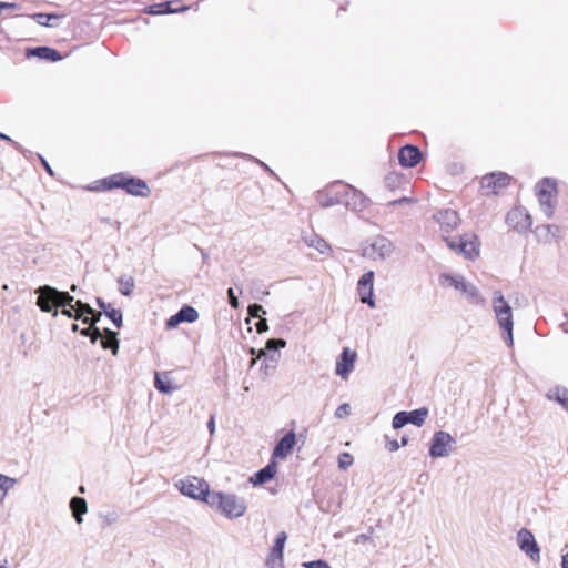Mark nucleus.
<instances>
[{"instance_id": "25", "label": "nucleus", "mask_w": 568, "mask_h": 568, "mask_svg": "<svg viewBox=\"0 0 568 568\" xmlns=\"http://www.w3.org/2000/svg\"><path fill=\"white\" fill-rule=\"evenodd\" d=\"M70 508L72 510L73 517L78 524L83 521L82 515L88 511L87 501L81 497H73L70 500Z\"/></svg>"}, {"instance_id": "51", "label": "nucleus", "mask_w": 568, "mask_h": 568, "mask_svg": "<svg viewBox=\"0 0 568 568\" xmlns=\"http://www.w3.org/2000/svg\"><path fill=\"white\" fill-rule=\"evenodd\" d=\"M405 202H409V199L408 197H402L399 200L390 201L388 204L389 205H397V204H402V203H405Z\"/></svg>"}, {"instance_id": "56", "label": "nucleus", "mask_w": 568, "mask_h": 568, "mask_svg": "<svg viewBox=\"0 0 568 568\" xmlns=\"http://www.w3.org/2000/svg\"><path fill=\"white\" fill-rule=\"evenodd\" d=\"M0 138L3 139V140L11 141V139L8 135H6V134H3L1 132H0Z\"/></svg>"}, {"instance_id": "3", "label": "nucleus", "mask_w": 568, "mask_h": 568, "mask_svg": "<svg viewBox=\"0 0 568 568\" xmlns=\"http://www.w3.org/2000/svg\"><path fill=\"white\" fill-rule=\"evenodd\" d=\"M36 293L38 294L37 305L42 312L51 313L53 316L58 315V307L68 306L74 302V297L68 292L59 291L52 286H40Z\"/></svg>"}, {"instance_id": "41", "label": "nucleus", "mask_w": 568, "mask_h": 568, "mask_svg": "<svg viewBox=\"0 0 568 568\" xmlns=\"http://www.w3.org/2000/svg\"><path fill=\"white\" fill-rule=\"evenodd\" d=\"M351 414V406L349 404H342L339 405L335 410V417L337 418H344Z\"/></svg>"}, {"instance_id": "2", "label": "nucleus", "mask_w": 568, "mask_h": 568, "mask_svg": "<svg viewBox=\"0 0 568 568\" xmlns=\"http://www.w3.org/2000/svg\"><path fill=\"white\" fill-rule=\"evenodd\" d=\"M491 308L498 324L499 329L503 333L504 342L513 347L514 345V320H513V308L510 304L506 301L503 293L500 291H496L493 294L491 298Z\"/></svg>"}, {"instance_id": "6", "label": "nucleus", "mask_w": 568, "mask_h": 568, "mask_svg": "<svg viewBox=\"0 0 568 568\" xmlns=\"http://www.w3.org/2000/svg\"><path fill=\"white\" fill-rule=\"evenodd\" d=\"M395 251V246L387 237L377 235L366 240L361 245V255L372 261H385Z\"/></svg>"}, {"instance_id": "9", "label": "nucleus", "mask_w": 568, "mask_h": 568, "mask_svg": "<svg viewBox=\"0 0 568 568\" xmlns=\"http://www.w3.org/2000/svg\"><path fill=\"white\" fill-rule=\"evenodd\" d=\"M439 282L442 285H448L457 291H460L466 296V298H468L474 304H485V300L479 293L478 288L474 284L466 282L463 275L442 274L439 276Z\"/></svg>"}, {"instance_id": "44", "label": "nucleus", "mask_w": 568, "mask_h": 568, "mask_svg": "<svg viewBox=\"0 0 568 568\" xmlns=\"http://www.w3.org/2000/svg\"><path fill=\"white\" fill-rule=\"evenodd\" d=\"M227 297H229V303H230V305H231L233 308H239V300H237V297L235 296V293H234V290H233V288H229V290H227Z\"/></svg>"}, {"instance_id": "46", "label": "nucleus", "mask_w": 568, "mask_h": 568, "mask_svg": "<svg viewBox=\"0 0 568 568\" xmlns=\"http://www.w3.org/2000/svg\"><path fill=\"white\" fill-rule=\"evenodd\" d=\"M267 323H266V320H263L261 318L257 323H256V329L258 333H263L265 331H267Z\"/></svg>"}, {"instance_id": "21", "label": "nucleus", "mask_w": 568, "mask_h": 568, "mask_svg": "<svg viewBox=\"0 0 568 568\" xmlns=\"http://www.w3.org/2000/svg\"><path fill=\"white\" fill-rule=\"evenodd\" d=\"M296 443V436L294 432H290L284 435L281 440L276 444L273 450L274 458H285L293 449Z\"/></svg>"}, {"instance_id": "55", "label": "nucleus", "mask_w": 568, "mask_h": 568, "mask_svg": "<svg viewBox=\"0 0 568 568\" xmlns=\"http://www.w3.org/2000/svg\"><path fill=\"white\" fill-rule=\"evenodd\" d=\"M562 327H564V331L566 333H568V315H567V321L562 324Z\"/></svg>"}, {"instance_id": "11", "label": "nucleus", "mask_w": 568, "mask_h": 568, "mask_svg": "<svg viewBox=\"0 0 568 568\" xmlns=\"http://www.w3.org/2000/svg\"><path fill=\"white\" fill-rule=\"evenodd\" d=\"M75 306L78 310V314H81L82 322L84 324H90L89 327L81 329V335L89 336L92 343H95L99 338L102 337L100 329L95 326V323L100 320L101 313L94 312V310L89 305L81 301L75 302Z\"/></svg>"}, {"instance_id": "54", "label": "nucleus", "mask_w": 568, "mask_h": 568, "mask_svg": "<svg viewBox=\"0 0 568 568\" xmlns=\"http://www.w3.org/2000/svg\"><path fill=\"white\" fill-rule=\"evenodd\" d=\"M264 356H266L265 349H260L257 357L261 358V357H264Z\"/></svg>"}, {"instance_id": "5", "label": "nucleus", "mask_w": 568, "mask_h": 568, "mask_svg": "<svg viewBox=\"0 0 568 568\" xmlns=\"http://www.w3.org/2000/svg\"><path fill=\"white\" fill-rule=\"evenodd\" d=\"M175 488L184 496L194 500L209 503L212 491L209 483L196 476H186L174 484Z\"/></svg>"}, {"instance_id": "35", "label": "nucleus", "mask_w": 568, "mask_h": 568, "mask_svg": "<svg viewBox=\"0 0 568 568\" xmlns=\"http://www.w3.org/2000/svg\"><path fill=\"white\" fill-rule=\"evenodd\" d=\"M559 227L556 225H542L536 229L538 236L544 237L545 241H549L556 236Z\"/></svg>"}, {"instance_id": "62", "label": "nucleus", "mask_w": 568, "mask_h": 568, "mask_svg": "<svg viewBox=\"0 0 568 568\" xmlns=\"http://www.w3.org/2000/svg\"><path fill=\"white\" fill-rule=\"evenodd\" d=\"M261 164L265 168V170L270 171V169L266 164H264V163H261Z\"/></svg>"}, {"instance_id": "15", "label": "nucleus", "mask_w": 568, "mask_h": 568, "mask_svg": "<svg viewBox=\"0 0 568 568\" xmlns=\"http://www.w3.org/2000/svg\"><path fill=\"white\" fill-rule=\"evenodd\" d=\"M506 223L518 232H526L532 225L530 214L524 207H515L508 212Z\"/></svg>"}, {"instance_id": "24", "label": "nucleus", "mask_w": 568, "mask_h": 568, "mask_svg": "<svg viewBox=\"0 0 568 568\" xmlns=\"http://www.w3.org/2000/svg\"><path fill=\"white\" fill-rule=\"evenodd\" d=\"M97 304L103 310L105 315L112 321V323L120 328L122 325V313L120 310L113 308L110 304H106L103 300L97 298Z\"/></svg>"}, {"instance_id": "27", "label": "nucleus", "mask_w": 568, "mask_h": 568, "mask_svg": "<svg viewBox=\"0 0 568 568\" xmlns=\"http://www.w3.org/2000/svg\"><path fill=\"white\" fill-rule=\"evenodd\" d=\"M105 336L101 339V346L104 349H111L113 355L118 354L119 349V341L116 338V333L110 329H104Z\"/></svg>"}, {"instance_id": "50", "label": "nucleus", "mask_w": 568, "mask_h": 568, "mask_svg": "<svg viewBox=\"0 0 568 568\" xmlns=\"http://www.w3.org/2000/svg\"><path fill=\"white\" fill-rule=\"evenodd\" d=\"M398 448H399V444H398V442H397V440H393V442H390V443L388 444V449H389L390 452H395V450H397Z\"/></svg>"}, {"instance_id": "4", "label": "nucleus", "mask_w": 568, "mask_h": 568, "mask_svg": "<svg viewBox=\"0 0 568 568\" xmlns=\"http://www.w3.org/2000/svg\"><path fill=\"white\" fill-rule=\"evenodd\" d=\"M102 190L123 189L128 194L141 197L150 195L148 184L138 178L129 176L124 173L113 174L101 181Z\"/></svg>"}, {"instance_id": "29", "label": "nucleus", "mask_w": 568, "mask_h": 568, "mask_svg": "<svg viewBox=\"0 0 568 568\" xmlns=\"http://www.w3.org/2000/svg\"><path fill=\"white\" fill-rule=\"evenodd\" d=\"M32 53L41 59L50 60V61H59L61 60V54L51 48L48 47H39L32 50Z\"/></svg>"}, {"instance_id": "22", "label": "nucleus", "mask_w": 568, "mask_h": 568, "mask_svg": "<svg viewBox=\"0 0 568 568\" xmlns=\"http://www.w3.org/2000/svg\"><path fill=\"white\" fill-rule=\"evenodd\" d=\"M277 471V465L275 462H271L264 468L256 471L251 478L250 483L254 486L263 485L271 480Z\"/></svg>"}, {"instance_id": "37", "label": "nucleus", "mask_w": 568, "mask_h": 568, "mask_svg": "<svg viewBox=\"0 0 568 568\" xmlns=\"http://www.w3.org/2000/svg\"><path fill=\"white\" fill-rule=\"evenodd\" d=\"M354 463V458L349 453H342L338 456V467L343 470H346Z\"/></svg>"}, {"instance_id": "32", "label": "nucleus", "mask_w": 568, "mask_h": 568, "mask_svg": "<svg viewBox=\"0 0 568 568\" xmlns=\"http://www.w3.org/2000/svg\"><path fill=\"white\" fill-rule=\"evenodd\" d=\"M180 318L182 322L186 323H193L199 318L197 311L189 305H184L181 307V310L178 312Z\"/></svg>"}, {"instance_id": "7", "label": "nucleus", "mask_w": 568, "mask_h": 568, "mask_svg": "<svg viewBox=\"0 0 568 568\" xmlns=\"http://www.w3.org/2000/svg\"><path fill=\"white\" fill-rule=\"evenodd\" d=\"M349 193H352L354 196H357L361 199V202H363L362 194H356V191L351 187L347 184L336 182L328 186L325 191L318 193V202L322 206H331L338 203H345L346 205H349V202L347 199Z\"/></svg>"}, {"instance_id": "49", "label": "nucleus", "mask_w": 568, "mask_h": 568, "mask_svg": "<svg viewBox=\"0 0 568 568\" xmlns=\"http://www.w3.org/2000/svg\"><path fill=\"white\" fill-rule=\"evenodd\" d=\"M561 568H568V551L561 556Z\"/></svg>"}, {"instance_id": "28", "label": "nucleus", "mask_w": 568, "mask_h": 568, "mask_svg": "<svg viewBox=\"0 0 568 568\" xmlns=\"http://www.w3.org/2000/svg\"><path fill=\"white\" fill-rule=\"evenodd\" d=\"M180 9H172L171 2H161V3H154L144 9V12L148 14H165V13H175L179 12Z\"/></svg>"}, {"instance_id": "60", "label": "nucleus", "mask_w": 568, "mask_h": 568, "mask_svg": "<svg viewBox=\"0 0 568 568\" xmlns=\"http://www.w3.org/2000/svg\"><path fill=\"white\" fill-rule=\"evenodd\" d=\"M201 254L204 258H206L207 254L203 250H201Z\"/></svg>"}, {"instance_id": "30", "label": "nucleus", "mask_w": 568, "mask_h": 568, "mask_svg": "<svg viewBox=\"0 0 568 568\" xmlns=\"http://www.w3.org/2000/svg\"><path fill=\"white\" fill-rule=\"evenodd\" d=\"M17 479L0 473V504H2L8 491L14 487Z\"/></svg>"}, {"instance_id": "58", "label": "nucleus", "mask_w": 568, "mask_h": 568, "mask_svg": "<svg viewBox=\"0 0 568 568\" xmlns=\"http://www.w3.org/2000/svg\"><path fill=\"white\" fill-rule=\"evenodd\" d=\"M71 328H72L73 332H77V331H79V325L78 324H73Z\"/></svg>"}, {"instance_id": "14", "label": "nucleus", "mask_w": 568, "mask_h": 568, "mask_svg": "<svg viewBox=\"0 0 568 568\" xmlns=\"http://www.w3.org/2000/svg\"><path fill=\"white\" fill-rule=\"evenodd\" d=\"M374 272L368 271L364 273L357 283V293L362 303L367 304L369 307H375L374 300Z\"/></svg>"}, {"instance_id": "40", "label": "nucleus", "mask_w": 568, "mask_h": 568, "mask_svg": "<svg viewBox=\"0 0 568 568\" xmlns=\"http://www.w3.org/2000/svg\"><path fill=\"white\" fill-rule=\"evenodd\" d=\"M248 315L255 318H260L262 314H265L266 311L260 304H252L248 306Z\"/></svg>"}, {"instance_id": "34", "label": "nucleus", "mask_w": 568, "mask_h": 568, "mask_svg": "<svg viewBox=\"0 0 568 568\" xmlns=\"http://www.w3.org/2000/svg\"><path fill=\"white\" fill-rule=\"evenodd\" d=\"M31 18L40 26L43 27H53L54 24L51 22L52 20H58L60 17L58 14H49V13H33Z\"/></svg>"}, {"instance_id": "57", "label": "nucleus", "mask_w": 568, "mask_h": 568, "mask_svg": "<svg viewBox=\"0 0 568 568\" xmlns=\"http://www.w3.org/2000/svg\"><path fill=\"white\" fill-rule=\"evenodd\" d=\"M0 568H9V565L7 561L0 562Z\"/></svg>"}, {"instance_id": "17", "label": "nucleus", "mask_w": 568, "mask_h": 568, "mask_svg": "<svg viewBox=\"0 0 568 568\" xmlns=\"http://www.w3.org/2000/svg\"><path fill=\"white\" fill-rule=\"evenodd\" d=\"M357 354L349 348H344L336 361L335 374L347 379L348 375L354 371Z\"/></svg>"}, {"instance_id": "26", "label": "nucleus", "mask_w": 568, "mask_h": 568, "mask_svg": "<svg viewBox=\"0 0 568 568\" xmlns=\"http://www.w3.org/2000/svg\"><path fill=\"white\" fill-rule=\"evenodd\" d=\"M406 416L408 424H413L417 427H420L424 425L428 416V409L426 407H420L412 412H406Z\"/></svg>"}, {"instance_id": "61", "label": "nucleus", "mask_w": 568, "mask_h": 568, "mask_svg": "<svg viewBox=\"0 0 568 568\" xmlns=\"http://www.w3.org/2000/svg\"><path fill=\"white\" fill-rule=\"evenodd\" d=\"M71 291H72V292H75V291H77V285H74V284H73V285H71Z\"/></svg>"}, {"instance_id": "13", "label": "nucleus", "mask_w": 568, "mask_h": 568, "mask_svg": "<svg viewBox=\"0 0 568 568\" xmlns=\"http://www.w3.org/2000/svg\"><path fill=\"white\" fill-rule=\"evenodd\" d=\"M517 544L519 549L525 552L534 562L540 561V548L532 532L527 528H521L517 532Z\"/></svg>"}, {"instance_id": "10", "label": "nucleus", "mask_w": 568, "mask_h": 568, "mask_svg": "<svg viewBox=\"0 0 568 568\" xmlns=\"http://www.w3.org/2000/svg\"><path fill=\"white\" fill-rule=\"evenodd\" d=\"M536 195L538 197L541 212L547 219L554 214L556 206L557 186L556 181L545 178L536 185Z\"/></svg>"}, {"instance_id": "64", "label": "nucleus", "mask_w": 568, "mask_h": 568, "mask_svg": "<svg viewBox=\"0 0 568 568\" xmlns=\"http://www.w3.org/2000/svg\"><path fill=\"white\" fill-rule=\"evenodd\" d=\"M255 363H256V359H253V361L251 362V366L255 365Z\"/></svg>"}, {"instance_id": "12", "label": "nucleus", "mask_w": 568, "mask_h": 568, "mask_svg": "<svg viewBox=\"0 0 568 568\" xmlns=\"http://www.w3.org/2000/svg\"><path fill=\"white\" fill-rule=\"evenodd\" d=\"M456 444L455 438L447 432L438 430L433 435L429 455L433 458L447 457Z\"/></svg>"}, {"instance_id": "16", "label": "nucleus", "mask_w": 568, "mask_h": 568, "mask_svg": "<svg viewBox=\"0 0 568 568\" xmlns=\"http://www.w3.org/2000/svg\"><path fill=\"white\" fill-rule=\"evenodd\" d=\"M287 536L284 531L277 534L275 542L266 559L267 568H284L283 565V551Z\"/></svg>"}, {"instance_id": "48", "label": "nucleus", "mask_w": 568, "mask_h": 568, "mask_svg": "<svg viewBox=\"0 0 568 568\" xmlns=\"http://www.w3.org/2000/svg\"><path fill=\"white\" fill-rule=\"evenodd\" d=\"M207 427H209V430L211 434H214L215 432V420H214V417L212 416L207 423Z\"/></svg>"}, {"instance_id": "31", "label": "nucleus", "mask_w": 568, "mask_h": 568, "mask_svg": "<svg viewBox=\"0 0 568 568\" xmlns=\"http://www.w3.org/2000/svg\"><path fill=\"white\" fill-rule=\"evenodd\" d=\"M118 282L120 293L124 296L131 295L135 286L134 278L132 276L123 275Z\"/></svg>"}, {"instance_id": "20", "label": "nucleus", "mask_w": 568, "mask_h": 568, "mask_svg": "<svg viewBox=\"0 0 568 568\" xmlns=\"http://www.w3.org/2000/svg\"><path fill=\"white\" fill-rule=\"evenodd\" d=\"M508 181L509 176L506 173H491L483 178L481 186L491 193H497L507 185Z\"/></svg>"}, {"instance_id": "36", "label": "nucleus", "mask_w": 568, "mask_h": 568, "mask_svg": "<svg viewBox=\"0 0 568 568\" xmlns=\"http://www.w3.org/2000/svg\"><path fill=\"white\" fill-rule=\"evenodd\" d=\"M406 424H408L406 412H398L397 414H395L392 420V426L394 429H399L404 427Z\"/></svg>"}, {"instance_id": "19", "label": "nucleus", "mask_w": 568, "mask_h": 568, "mask_svg": "<svg viewBox=\"0 0 568 568\" xmlns=\"http://www.w3.org/2000/svg\"><path fill=\"white\" fill-rule=\"evenodd\" d=\"M420 151L417 146L405 145L398 152V161L402 166L414 168L420 161Z\"/></svg>"}, {"instance_id": "1", "label": "nucleus", "mask_w": 568, "mask_h": 568, "mask_svg": "<svg viewBox=\"0 0 568 568\" xmlns=\"http://www.w3.org/2000/svg\"><path fill=\"white\" fill-rule=\"evenodd\" d=\"M207 505L230 520L241 518L247 511L246 499L231 491L213 490Z\"/></svg>"}, {"instance_id": "8", "label": "nucleus", "mask_w": 568, "mask_h": 568, "mask_svg": "<svg viewBox=\"0 0 568 568\" xmlns=\"http://www.w3.org/2000/svg\"><path fill=\"white\" fill-rule=\"evenodd\" d=\"M444 240L450 250L462 254L467 260L473 261L479 256L480 241L476 234L466 233L458 239L444 237Z\"/></svg>"}, {"instance_id": "18", "label": "nucleus", "mask_w": 568, "mask_h": 568, "mask_svg": "<svg viewBox=\"0 0 568 568\" xmlns=\"http://www.w3.org/2000/svg\"><path fill=\"white\" fill-rule=\"evenodd\" d=\"M435 220L444 233H450L460 222L457 212L450 209L438 211L435 215Z\"/></svg>"}, {"instance_id": "47", "label": "nucleus", "mask_w": 568, "mask_h": 568, "mask_svg": "<svg viewBox=\"0 0 568 568\" xmlns=\"http://www.w3.org/2000/svg\"><path fill=\"white\" fill-rule=\"evenodd\" d=\"M371 540V537L366 534H361L358 535L356 538H355V544H363V542H366V541H369Z\"/></svg>"}, {"instance_id": "42", "label": "nucleus", "mask_w": 568, "mask_h": 568, "mask_svg": "<svg viewBox=\"0 0 568 568\" xmlns=\"http://www.w3.org/2000/svg\"><path fill=\"white\" fill-rule=\"evenodd\" d=\"M303 567H305V568H331L328 566V564L324 560L306 561L303 564Z\"/></svg>"}, {"instance_id": "38", "label": "nucleus", "mask_w": 568, "mask_h": 568, "mask_svg": "<svg viewBox=\"0 0 568 568\" xmlns=\"http://www.w3.org/2000/svg\"><path fill=\"white\" fill-rule=\"evenodd\" d=\"M286 346V342L284 339H274L271 338L265 344V349L267 351H277L280 348H284Z\"/></svg>"}, {"instance_id": "63", "label": "nucleus", "mask_w": 568, "mask_h": 568, "mask_svg": "<svg viewBox=\"0 0 568 568\" xmlns=\"http://www.w3.org/2000/svg\"><path fill=\"white\" fill-rule=\"evenodd\" d=\"M91 191L100 190L99 187H89Z\"/></svg>"}, {"instance_id": "33", "label": "nucleus", "mask_w": 568, "mask_h": 568, "mask_svg": "<svg viewBox=\"0 0 568 568\" xmlns=\"http://www.w3.org/2000/svg\"><path fill=\"white\" fill-rule=\"evenodd\" d=\"M154 384L155 388L163 394H171L176 388L171 385V382L166 377L164 379L159 373H155Z\"/></svg>"}, {"instance_id": "39", "label": "nucleus", "mask_w": 568, "mask_h": 568, "mask_svg": "<svg viewBox=\"0 0 568 568\" xmlns=\"http://www.w3.org/2000/svg\"><path fill=\"white\" fill-rule=\"evenodd\" d=\"M62 307V311L61 313L70 318H75V320H80L81 318V314H78V310H77V306L75 304L73 305L71 303V305H68V306H61Z\"/></svg>"}, {"instance_id": "45", "label": "nucleus", "mask_w": 568, "mask_h": 568, "mask_svg": "<svg viewBox=\"0 0 568 568\" xmlns=\"http://www.w3.org/2000/svg\"><path fill=\"white\" fill-rule=\"evenodd\" d=\"M399 179V176L397 174H389L386 176V184L390 187H393L395 185V183L397 182V180Z\"/></svg>"}, {"instance_id": "59", "label": "nucleus", "mask_w": 568, "mask_h": 568, "mask_svg": "<svg viewBox=\"0 0 568 568\" xmlns=\"http://www.w3.org/2000/svg\"><path fill=\"white\" fill-rule=\"evenodd\" d=\"M407 444V438L403 437L402 438V445L405 446Z\"/></svg>"}, {"instance_id": "23", "label": "nucleus", "mask_w": 568, "mask_h": 568, "mask_svg": "<svg viewBox=\"0 0 568 568\" xmlns=\"http://www.w3.org/2000/svg\"><path fill=\"white\" fill-rule=\"evenodd\" d=\"M303 241L308 247L315 248L321 254H329L331 252V245L318 235L311 234L304 236Z\"/></svg>"}, {"instance_id": "53", "label": "nucleus", "mask_w": 568, "mask_h": 568, "mask_svg": "<svg viewBox=\"0 0 568 568\" xmlns=\"http://www.w3.org/2000/svg\"><path fill=\"white\" fill-rule=\"evenodd\" d=\"M41 161H42V164H43L44 169L47 170V172H48L50 175H53L52 169L50 168V165L48 164V162H47L44 159H41Z\"/></svg>"}, {"instance_id": "43", "label": "nucleus", "mask_w": 568, "mask_h": 568, "mask_svg": "<svg viewBox=\"0 0 568 568\" xmlns=\"http://www.w3.org/2000/svg\"><path fill=\"white\" fill-rule=\"evenodd\" d=\"M182 321L179 316V314H174L172 315L168 321H166V328L169 329H172V328H175L179 324H181Z\"/></svg>"}, {"instance_id": "52", "label": "nucleus", "mask_w": 568, "mask_h": 568, "mask_svg": "<svg viewBox=\"0 0 568 568\" xmlns=\"http://www.w3.org/2000/svg\"><path fill=\"white\" fill-rule=\"evenodd\" d=\"M0 4H2V9H14V8H17L16 3L0 2Z\"/></svg>"}]
</instances>
